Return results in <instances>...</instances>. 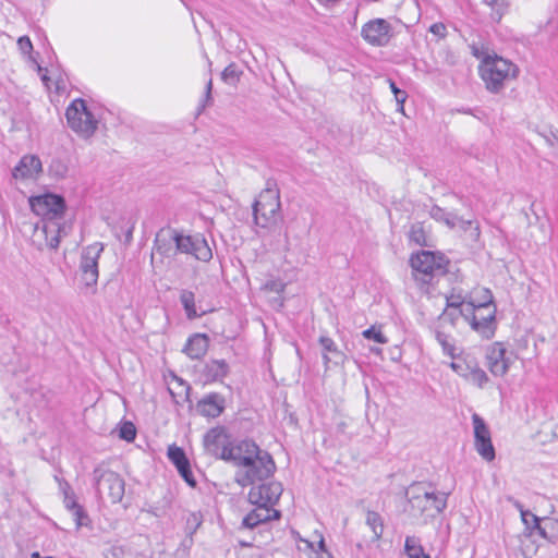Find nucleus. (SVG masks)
<instances>
[{"label":"nucleus","mask_w":558,"mask_h":558,"mask_svg":"<svg viewBox=\"0 0 558 558\" xmlns=\"http://www.w3.org/2000/svg\"><path fill=\"white\" fill-rule=\"evenodd\" d=\"M409 512L414 518L435 519L447 507L448 493L436 492L429 482H413L404 489Z\"/></svg>","instance_id":"nucleus-1"},{"label":"nucleus","mask_w":558,"mask_h":558,"mask_svg":"<svg viewBox=\"0 0 558 558\" xmlns=\"http://www.w3.org/2000/svg\"><path fill=\"white\" fill-rule=\"evenodd\" d=\"M478 71L486 89L499 94L507 82L518 77L520 70L512 61L493 52V56H486L480 63Z\"/></svg>","instance_id":"nucleus-2"},{"label":"nucleus","mask_w":558,"mask_h":558,"mask_svg":"<svg viewBox=\"0 0 558 558\" xmlns=\"http://www.w3.org/2000/svg\"><path fill=\"white\" fill-rule=\"evenodd\" d=\"M254 223L263 229L275 228L282 219L280 194L277 182L268 179L266 187L253 203Z\"/></svg>","instance_id":"nucleus-3"},{"label":"nucleus","mask_w":558,"mask_h":558,"mask_svg":"<svg viewBox=\"0 0 558 558\" xmlns=\"http://www.w3.org/2000/svg\"><path fill=\"white\" fill-rule=\"evenodd\" d=\"M242 464L234 474V481L241 487H247L272 477L277 466L272 456L265 449L257 451L252 458L244 457Z\"/></svg>","instance_id":"nucleus-4"},{"label":"nucleus","mask_w":558,"mask_h":558,"mask_svg":"<svg viewBox=\"0 0 558 558\" xmlns=\"http://www.w3.org/2000/svg\"><path fill=\"white\" fill-rule=\"evenodd\" d=\"M414 278L423 283H429L435 275L448 272L449 259L441 253L422 250L410 257Z\"/></svg>","instance_id":"nucleus-5"},{"label":"nucleus","mask_w":558,"mask_h":558,"mask_svg":"<svg viewBox=\"0 0 558 558\" xmlns=\"http://www.w3.org/2000/svg\"><path fill=\"white\" fill-rule=\"evenodd\" d=\"M93 482L96 495L101 498L106 493L112 504L122 500L125 492V482L122 476L104 464L93 471Z\"/></svg>","instance_id":"nucleus-6"},{"label":"nucleus","mask_w":558,"mask_h":558,"mask_svg":"<svg viewBox=\"0 0 558 558\" xmlns=\"http://www.w3.org/2000/svg\"><path fill=\"white\" fill-rule=\"evenodd\" d=\"M68 125L75 133L89 137L98 126V121L82 98L74 99L65 110Z\"/></svg>","instance_id":"nucleus-7"},{"label":"nucleus","mask_w":558,"mask_h":558,"mask_svg":"<svg viewBox=\"0 0 558 558\" xmlns=\"http://www.w3.org/2000/svg\"><path fill=\"white\" fill-rule=\"evenodd\" d=\"M32 211L41 217V220L62 219L66 204L62 195L44 193L28 199Z\"/></svg>","instance_id":"nucleus-8"},{"label":"nucleus","mask_w":558,"mask_h":558,"mask_svg":"<svg viewBox=\"0 0 558 558\" xmlns=\"http://www.w3.org/2000/svg\"><path fill=\"white\" fill-rule=\"evenodd\" d=\"M178 254H189L204 263L213 258V251L203 234L185 235L175 229V256Z\"/></svg>","instance_id":"nucleus-9"},{"label":"nucleus","mask_w":558,"mask_h":558,"mask_svg":"<svg viewBox=\"0 0 558 558\" xmlns=\"http://www.w3.org/2000/svg\"><path fill=\"white\" fill-rule=\"evenodd\" d=\"M104 252V244L95 242L83 247L80 258V275L81 279L86 287H93L97 284L99 277L98 259Z\"/></svg>","instance_id":"nucleus-10"},{"label":"nucleus","mask_w":558,"mask_h":558,"mask_svg":"<svg viewBox=\"0 0 558 558\" xmlns=\"http://www.w3.org/2000/svg\"><path fill=\"white\" fill-rule=\"evenodd\" d=\"M251 486L247 498L248 501L256 507L267 506L274 508L283 492L282 484L276 481H264L258 485L254 484Z\"/></svg>","instance_id":"nucleus-11"},{"label":"nucleus","mask_w":558,"mask_h":558,"mask_svg":"<svg viewBox=\"0 0 558 558\" xmlns=\"http://www.w3.org/2000/svg\"><path fill=\"white\" fill-rule=\"evenodd\" d=\"M474 427V446L477 453L486 461L490 462L496 457V451L492 441L490 430L477 413L472 415Z\"/></svg>","instance_id":"nucleus-12"},{"label":"nucleus","mask_w":558,"mask_h":558,"mask_svg":"<svg viewBox=\"0 0 558 558\" xmlns=\"http://www.w3.org/2000/svg\"><path fill=\"white\" fill-rule=\"evenodd\" d=\"M361 36L374 47H385L392 37V26L385 19H374L362 26Z\"/></svg>","instance_id":"nucleus-13"},{"label":"nucleus","mask_w":558,"mask_h":558,"mask_svg":"<svg viewBox=\"0 0 558 558\" xmlns=\"http://www.w3.org/2000/svg\"><path fill=\"white\" fill-rule=\"evenodd\" d=\"M262 448L251 438L232 439L229 448L221 451L222 461L239 468L244 457L252 458Z\"/></svg>","instance_id":"nucleus-14"},{"label":"nucleus","mask_w":558,"mask_h":558,"mask_svg":"<svg viewBox=\"0 0 558 558\" xmlns=\"http://www.w3.org/2000/svg\"><path fill=\"white\" fill-rule=\"evenodd\" d=\"M231 436L226 426L211 427L203 437L205 451L215 459L222 460L221 451L229 448Z\"/></svg>","instance_id":"nucleus-15"},{"label":"nucleus","mask_w":558,"mask_h":558,"mask_svg":"<svg viewBox=\"0 0 558 558\" xmlns=\"http://www.w3.org/2000/svg\"><path fill=\"white\" fill-rule=\"evenodd\" d=\"M496 312V307L492 310L470 308L469 323L472 329L485 339L493 338L497 328Z\"/></svg>","instance_id":"nucleus-16"},{"label":"nucleus","mask_w":558,"mask_h":558,"mask_svg":"<svg viewBox=\"0 0 558 558\" xmlns=\"http://www.w3.org/2000/svg\"><path fill=\"white\" fill-rule=\"evenodd\" d=\"M487 367L494 376H504L510 365L506 357V348L502 342H494L486 351Z\"/></svg>","instance_id":"nucleus-17"},{"label":"nucleus","mask_w":558,"mask_h":558,"mask_svg":"<svg viewBox=\"0 0 558 558\" xmlns=\"http://www.w3.org/2000/svg\"><path fill=\"white\" fill-rule=\"evenodd\" d=\"M225 409L226 398L219 392L206 393L195 407L197 414L208 418L219 417Z\"/></svg>","instance_id":"nucleus-18"},{"label":"nucleus","mask_w":558,"mask_h":558,"mask_svg":"<svg viewBox=\"0 0 558 558\" xmlns=\"http://www.w3.org/2000/svg\"><path fill=\"white\" fill-rule=\"evenodd\" d=\"M167 456L168 459L177 468L179 474L185 481V483L191 487H195L197 485V482L193 475L191 463L189 458L186 457L185 451L181 447H178L177 445H171L168 448Z\"/></svg>","instance_id":"nucleus-19"},{"label":"nucleus","mask_w":558,"mask_h":558,"mask_svg":"<svg viewBox=\"0 0 558 558\" xmlns=\"http://www.w3.org/2000/svg\"><path fill=\"white\" fill-rule=\"evenodd\" d=\"M154 250L162 258L175 257V229L171 227L161 228L155 236Z\"/></svg>","instance_id":"nucleus-20"},{"label":"nucleus","mask_w":558,"mask_h":558,"mask_svg":"<svg viewBox=\"0 0 558 558\" xmlns=\"http://www.w3.org/2000/svg\"><path fill=\"white\" fill-rule=\"evenodd\" d=\"M281 518V511L270 507H256L250 511L242 520L241 527L253 530L271 520Z\"/></svg>","instance_id":"nucleus-21"},{"label":"nucleus","mask_w":558,"mask_h":558,"mask_svg":"<svg viewBox=\"0 0 558 558\" xmlns=\"http://www.w3.org/2000/svg\"><path fill=\"white\" fill-rule=\"evenodd\" d=\"M43 171V165L38 156L25 155L12 170L14 179H34Z\"/></svg>","instance_id":"nucleus-22"},{"label":"nucleus","mask_w":558,"mask_h":558,"mask_svg":"<svg viewBox=\"0 0 558 558\" xmlns=\"http://www.w3.org/2000/svg\"><path fill=\"white\" fill-rule=\"evenodd\" d=\"M60 220H41L35 225L36 233L44 236L46 246L51 250L58 248L60 244V233L63 230Z\"/></svg>","instance_id":"nucleus-23"},{"label":"nucleus","mask_w":558,"mask_h":558,"mask_svg":"<svg viewBox=\"0 0 558 558\" xmlns=\"http://www.w3.org/2000/svg\"><path fill=\"white\" fill-rule=\"evenodd\" d=\"M209 347V338L205 333H194L189 337L182 352L192 360L202 359Z\"/></svg>","instance_id":"nucleus-24"},{"label":"nucleus","mask_w":558,"mask_h":558,"mask_svg":"<svg viewBox=\"0 0 558 558\" xmlns=\"http://www.w3.org/2000/svg\"><path fill=\"white\" fill-rule=\"evenodd\" d=\"M527 517H531V520L533 522L532 532H537L539 536L547 539L548 542L555 544L558 541V535L556 533H548L547 526H550L553 530L555 525L557 524L554 520L549 518L541 519L533 512H525L523 513V523H527Z\"/></svg>","instance_id":"nucleus-25"},{"label":"nucleus","mask_w":558,"mask_h":558,"mask_svg":"<svg viewBox=\"0 0 558 558\" xmlns=\"http://www.w3.org/2000/svg\"><path fill=\"white\" fill-rule=\"evenodd\" d=\"M230 372L226 360H210L204 365L202 375L205 383L221 381Z\"/></svg>","instance_id":"nucleus-26"},{"label":"nucleus","mask_w":558,"mask_h":558,"mask_svg":"<svg viewBox=\"0 0 558 558\" xmlns=\"http://www.w3.org/2000/svg\"><path fill=\"white\" fill-rule=\"evenodd\" d=\"M319 344L323 348V360L326 366L329 363L339 365L344 362V354L340 350H338L335 341L331 338L327 336H322L319 338Z\"/></svg>","instance_id":"nucleus-27"},{"label":"nucleus","mask_w":558,"mask_h":558,"mask_svg":"<svg viewBox=\"0 0 558 558\" xmlns=\"http://www.w3.org/2000/svg\"><path fill=\"white\" fill-rule=\"evenodd\" d=\"M63 504L66 510L71 511L74 515L76 529L87 525L89 523L88 514L86 513L83 506L76 501L75 493L66 494L63 496Z\"/></svg>","instance_id":"nucleus-28"},{"label":"nucleus","mask_w":558,"mask_h":558,"mask_svg":"<svg viewBox=\"0 0 558 558\" xmlns=\"http://www.w3.org/2000/svg\"><path fill=\"white\" fill-rule=\"evenodd\" d=\"M136 225V219L133 216L121 217L113 226L114 235L121 241L123 235L124 244L129 245L133 241V231Z\"/></svg>","instance_id":"nucleus-29"},{"label":"nucleus","mask_w":558,"mask_h":558,"mask_svg":"<svg viewBox=\"0 0 558 558\" xmlns=\"http://www.w3.org/2000/svg\"><path fill=\"white\" fill-rule=\"evenodd\" d=\"M180 302L183 306L186 318L190 320H193V319L206 314L205 311H203L201 314H198L196 312L195 294H194V292H192L190 290H186V289L181 290Z\"/></svg>","instance_id":"nucleus-30"},{"label":"nucleus","mask_w":558,"mask_h":558,"mask_svg":"<svg viewBox=\"0 0 558 558\" xmlns=\"http://www.w3.org/2000/svg\"><path fill=\"white\" fill-rule=\"evenodd\" d=\"M468 305L470 308H478V310H492L496 307L494 303V295L488 288H482L477 294L476 299L469 300Z\"/></svg>","instance_id":"nucleus-31"},{"label":"nucleus","mask_w":558,"mask_h":558,"mask_svg":"<svg viewBox=\"0 0 558 558\" xmlns=\"http://www.w3.org/2000/svg\"><path fill=\"white\" fill-rule=\"evenodd\" d=\"M404 551L408 558H430V556L424 551L420 539L414 536H408L405 538Z\"/></svg>","instance_id":"nucleus-32"},{"label":"nucleus","mask_w":558,"mask_h":558,"mask_svg":"<svg viewBox=\"0 0 558 558\" xmlns=\"http://www.w3.org/2000/svg\"><path fill=\"white\" fill-rule=\"evenodd\" d=\"M429 216L436 221L444 222L449 228H456L458 216L446 211L444 208L434 205L429 210Z\"/></svg>","instance_id":"nucleus-33"},{"label":"nucleus","mask_w":558,"mask_h":558,"mask_svg":"<svg viewBox=\"0 0 558 558\" xmlns=\"http://www.w3.org/2000/svg\"><path fill=\"white\" fill-rule=\"evenodd\" d=\"M366 524L374 534L373 539L378 541L384 532V520L381 515L376 511L368 510L366 513Z\"/></svg>","instance_id":"nucleus-34"},{"label":"nucleus","mask_w":558,"mask_h":558,"mask_svg":"<svg viewBox=\"0 0 558 558\" xmlns=\"http://www.w3.org/2000/svg\"><path fill=\"white\" fill-rule=\"evenodd\" d=\"M409 240L420 246H430L423 222H415L411 226Z\"/></svg>","instance_id":"nucleus-35"},{"label":"nucleus","mask_w":558,"mask_h":558,"mask_svg":"<svg viewBox=\"0 0 558 558\" xmlns=\"http://www.w3.org/2000/svg\"><path fill=\"white\" fill-rule=\"evenodd\" d=\"M203 523V515L201 512H191L185 521V534L189 537L190 545L193 544V535Z\"/></svg>","instance_id":"nucleus-36"},{"label":"nucleus","mask_w":558,"mask_h":558,"mask_svg":"<svg viewBox=\"0 0 558 558\" xmlns=\"http://www.w3.org/2000/svg\"><path fill=\"white\" fill-rule=\"evenodd\" d=\"M456 222L457 227H459L464 232H469V236L472 241H477L480 239V225L476 220H465L461 217H458Z\"/></svg>","instance_id":"nucleus-37"},{"label":"nucleus","mask_w":558,"mask_h":558,"mask_svg":"<svg viewBox=\"0 0 558 558\" xmlns=\"http://www.w3.org/2000/svg\"><path fill=\"white\" fill-rule=\"evenodd\" d=\"M460 317H463L466 322L470 319V306L468 305L466 308H459V310H452L447 308L442 312L440 318H444L445 320L449 322L451 326H456L458 319Z\"/></svg>","instance_id":"nucleus-38"},{"label":"nucleus","mask_w":558,"mask_h":558,"mask_svg":"<svg viewBox=\"0 0 558 558\" xmlns=\"http://www.w3.org/2000/svg\"><path fill=\"white\" fill-rule=\"evenodd\" d=\"M170 506L171 499L165 496L161 501L157 502L156 505H148L147 508H143L142 511H146L156 518H161L167 514Z\"/></svg>","instance_id":"nucleus-39"},{"label":"nucleus","mask_w":558,"mask_h":558,"mask_svg":"<svg viewBox=\"0 0 558 558\" xmlns=\"http://www.w3.org/2000/svg\"><path fill=\"white\" fill-rule=\"evenodd\" d=\"M241 75L242 71L239 70L238 65L230 63L221 72V80L229 85H235L240 81Z\"/></svg>","instance_id":"nucleus-40"},{"label":"nucleus","mask_w":558,"mask_h":558,"mask_svg":"<svg viewBox=\"0 0 558 558\" xmlns=\"http://www.w3.org/2000/svg\"><path fill=\"white\" fill-rule=\"evenodd\" d=\"M435 338L437 342L441 345L444 353L451 356L452 359H456V347L449 341V335L440 330H436Z\"/></svg>","instance_id":"nucleus-41"},{"label":"nucleus","mask_w":558,"mask_h":558,"mask_svg":"<svg viewBox=\"0 0 558 558\" xmlns=\"http://www.w3.org/2000/svg\"><path fill=\"white\" fill-rule=\"evenodd\" d=\"M468 379L482 388L488 381V376L474 361L473 366L469 372Z\"/></svg>","instance_id":"nucleus-42"},{"label":"nucleus","mask_w":558,"mask_h":558,"mask_svg":"<svg viewBox=\"0 0 558 558\" xmlns=\"http://www.w3.org/2000/svg\"><path fill=\"white\" fill-rule=\"evenodd\" d=\"M119 437L128 442L133 441L136 437L135 425L130 421L123 422L119 428Z\"/></svg>","instance_id":"nucleus-43"},{"label":"nucleus","mask_w":558,"mask_h":558,"mask_svg":"<svg viewBox=\"0 0 558 558\" xmlns=\"http://www.w3.org/2000/svg\"><path fill=\"white\" fill-rule=\"evenodd\" d=\"M388 82L391 93L393 94L396 102L398 105V111L403 112L404 102L408 98V94L405 90L400 89L395 81L388 80Z\"/></svg>","instance_id":"nucleus-44"},{"label":"nucleus","mask_w":558,"mask_h":558,"mask_svg":"<svg viewBox=\"0 0 558 558\" xmlns=\"http://www.w3.org/2000/svg\"><path fill=\"white\" fill-rule=\"evenodd\" d=\"M474 360L453 361L450 363V367L460 376L468 378L469 372L473 366Z\"/></svg>","instance_id":"nucleus-45"},{"label":"nucleus","mask_w":558,"mask_h":558,"mask_svg":"<svg viewBox=\"0 0 558 558\" xmlns=\"http://www.w3.org/2000/svg\"><path fill=\"white\" fill-rule=\"evenodd\" d=\"M363 337L367 340H373L377 343H387L388 339L381 332L380 329H377L375 326H372L363 331Z\"/></svg>","instance_id":"nucleus-46"},{"label":"nucleus","mask_w":558,"mask_h":558,"mask_svg":"<svg viewBox=\"0 0 558 558\" xmlns=\"http://www.w3.org/2000/svg\"><path fill=\"white\" fill-rule=\"evenodd\" d=\"M468 301L461 294H451L446 298V307L452 310L465 308Z\"/></svg>","instance_id":"nucleus-47"},{"label":"nucleus","mask_w":558,"mask_h":558,"mask_svg":"<svg viewBox=\"0 0 558 558\" xmlns=\"http://www.w3.org/2000/svg\"><path fill=\"white\" fill-rule=\"evenodd\" d=\"M211 90H213V81L211 78L208 80L206 87H205V96L204 99L201 101L197 112L201 113L206 106L211 101Z\"/></svg>","instance_id":"nucleus-48"},{"label":"nucleus","mask_w":558,"mask_h":558,"mask_svg":"<svg viewBox=\"0 0 558 558\" xmlns=\"http://www.w3.org/2000/svg\"><path fill=\"white\" fill-rule=\"evenodd\" d=\"M68 172V168L61 161H53L50 166V173L56 178H64Z\"/></svg>","instance_id":"nucleus-49"},{"label":"nucleus","mask_w":558,"mask_h":558,"mask_svg":"<svg viewBox=\"0 0 558 558\" xmlns=\"http://www.w3.org/2000/svg\"><path fill=\"white\" fill-rule=\"evenodd\" d=\"M471 50H472V54L481 60V63L484 61V58L486 56H493V53H489L487 48H485L484 46H476L475 44H473L471 46Z\"/></svg>","instance_id":"nucleus-50"},{"label":"nucleus","mask_w":558,"mask_h":558,"mask_svg":"<svg viewBox=\"0 0 558 558\" xmlns=\"http://www.w3.org/2000/svg\"><path fill=\"white\" fill-rule=\"evenodd\" d=\"M17 46L23 53H29L33 50V44L28 36H22L17 39Z\"/></svg>","instance_id":"nucleus-51"},{"label":"nucleus","mask_w":558,"mask_h":558,"mask_svg":"<svg viewBox=\"0 0 558 558\" xmlns=\"http://www.w3.org/2000/svg\"><path fill=\"white\" fill-rule=\"evenodd\" d=\"M429 32L433 33L434 35H437L442 38L447 34V28L444 23L439 22V23H434L433 25H430Z\"/></svg>","instance_id":"nucleus-52"},{"label":"nucleus","mask_w":558,"mask_h":558,"mask_svg":"<svg viewBox=\"0 0 558 558\" xmlns=\"http://www.w3.org/2000/svg\"><path fill=\"white\" fill-rule=\"evenodd\" d=\"M59 490L62 494V496H65L66 494H71L73 492L68 481H59Z\"/></svg>","instance_id":"nucleus-53"},{"label":"nucleus","mask_w":558,"mask_h":558,"mask_svg":"<svg viewBox=\"0 0 558 558\" xmlns=\"http://www.w3.org/2000/svg\"><path fill=\"white\" fill-rule=\"evenodd\" d=\"M546 140H547V142L550 143V145L558 143V130L550 129L548 132V135H546Z\"/></svg>","instance_id":"nucleus-54"},{"label":"nucleus","mask_w":558,"mask_h":558,"mask_svg":"<svg viewBox=\"0 0 558 558\" xmlns=\"http://www.w3.org/2000/svg\"><path fill=\"white\" fill-rule=\"evenodd\" d=\"M317 547L320 554L327 555L328 558H333L331 553L327 549L325 539L323 537H320L319 542L317 543Z\"/></svg>","instance_id":"nucleus-55"},{"label":"nucleus","mask_w":558,"mask_h":558,"mask_svg":"<svg viewBox=\"0 0 558 558\" xmlns=\"http://www.w3.org/2000/svg\"><path fill=\"white\" fill-rule=\"evenodd\" d=\"M513 502V506L520 511L521 519L523 520V513L531 512L530 510H525L523 508V505L519 500H513L512 498H509Z\"/></svg>","instance_id":"nucleus-56"},{"label":"nucleus","mask_w":558,"mask_h":558,"mask_svg":"<svg viewBox=\"0 0 558 558\" xmlns=\"http://www.w3.org/2000/svg\"><path fill=\"white\" fill-rule=\"evenodd\" d=\"M323 5H329L338 2L339 0H317Z\"/></svg>","instance_id":"nucleus-57"},{"label":"nucleus","mask_w":558,"mask_h":558,"mask_svg":"<svg viewBox=\"0 0 558 558\" xmlns=\"http://www.w3.org/2000/svg\"><path fill=\"white\" fill-rule=\"evenodd\" d=\"M525 527L527 530H531L532 531V527H533V522L531 520V517H527V523H524Z\"/></svg>","instance_id":"nucleus-58"},{"label":"nucleus","mask_w":558,"mask_h":558,"mask_svg":"<svg viewBox=\"0 0 558 558\" xmlns=\"http://www.w3.org/2000/svg\"><path fill=\"white\" fill-rule=\"evenodd\" d=\"M240 545H241L242 547H247V548H248V547H252V546H253V543H252V542H247V541H244V542H243V541H240Z\"/></svg>","instance_id":"nucleus-59"},{"label":"nucleus","mask_w":558,"mask_h":558,"mask_svg":"<svg viewBox=\"0 0 558 558\" xmlns=\"http://www.w3.org/2000/svg\"><path fill=\"white\" fill-rule=\"evenodd\" d=\"M182 545H183L184 547H191V546H192V545H190V543H189V537H187V536H186V537H185V539L182 542Z\"/></svg>","instance_id":"nucleus-60"},{"label":"nucleus","mask_w":558,"mask_h":558,"mask_svg":"<svg viewBox=\"0 0 558 558\" xmlns=\"http://www.w3.org/2000/svg\"><path fill=\"white\" fill-rule=\"evenodd\" d=\"M31 558H41V557L38 551H34V553H32Z\"/></svg>","instance_id":"nucleus-61"},{"label":"nucleus","mask_w":558,"mask_h":558,"mask_svg":"<svg viewBox=\"0 0 558 558\" xmlns=\"http://www.w3.org/2000/svg\"><path fill=\"white\" fill-rule=\"evenodd\" d=\"M54 480H56L58 483H59V481H65L64 478L59 477V476H57V475L54 476Z\"/></svg>","instance_id":"nucleus-62"},{"label":"nucleus","mask_w":558,"mask_h":558,"mask_svg":"<svg viewBox=\"0 0 558 558\" xmlns=\"http://www.w3.org/2000/svg\"><path fill=\"white\" fill-rule=\"evenodd\" d=\"M320 558H328L327 555L320 554Z\"/></svg>","instance_id":"nucleus-63"},{"label":"nucleus","mask_w":558,"mask_h":558,"mask_svg":"<svg viewBox=\"0 0 558 558\" xmlns=\"http://www.w3.org/2000/svg\"><path fill=\"white\" fill-rule=\"evenodd\" d=\"M44 558H54V557H52V556H47V557H44Z\"/></svg>","instance_id":"nucleus-64"}]
</instances>
